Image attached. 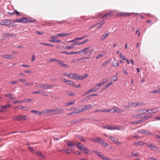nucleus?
<instances>
[{
  "label": "nucleus",
  "instance_id": "nucleus-1",
  "mask_svg": "<svg viewBox=\"0 0 160 160\" xmlns=\"http://www.w3.org/2000/svg\"><path fill=\"white\" fill-rule=\"evenodd\" d=\"M78 52L79 53H83L84 54L90 56L92 54L93 50L90 47H88L78 51Z\"/></svg>",
  "mask_w": 160,
  "mask_h": 160
},
{
  "label": "nucleus",
  "instance_id": "nucleus-2",
  "mask_svg": "<svg viewBox=\"0 0 160 160\" xmlns=\"http://www.w3.org/2000/svg\"><path fill=\"white\" fill-rule=\"evenodd\" d=\"M88 76L87 74H85L83 76H78V74H74L72 79L75 80H82L83 79L86 78Z\"/></svg>",
  "mask_w": 160,
  "mask_h": 160
},
{
  "label": "nucleus",
  "instance_id": "nucleus-3",
  "mask_svg": "<svg viewBox=\"0 0 160 160\" xmlns=\"http://www.w3.org/2000/svg\"><path fill=\"white\" fill-rule=\"evenodd\" d=\"M108 112H117L118 113H122L123 112V110L119 108H112L107 110Z\"/></svg>",
  "mask_w": 160,
  "mask_h": 160
},
{
  "label": "nucleus",
  "instance_id": "nucleus-4",
  "mask_svg": "<svg viewBox=\"0 0 160 160\" xmlns=\"http://www.w3.org/2000/svg\"><path fill=\"white\" fill-rule=\"evenodd\" d=\"M104 129L106 128L108 130H121V127L117 128L114 126H111L110 125H106L103 127Z\"/></svg>",
  "mask_w": 160,
  "mask_h": 160
},
{
  "label": "nucleus",
  "instance_id": "nucleus-5",
  "mask_svg": "<svg viewBox=\"0 0 160 160\" xmlns=\"http://www.w3.org/2000/svg\"><path fill=\"white\" fill-rule=\"evenodd\" d=\"M132 13L125 12H120L117 13L116 14V16L117 17H128L130 16L132 14Z\"/></svg>",
  "mask_w": 160,
  "mask_h": 160
},
{
  "label": "nucleus",
  "instance_id": "nucleus-6",
  "mask_svg": "<svg viewBox=\"0 0 160 160\" xmlns=\"http://www.w3.org/2000/svg\"><path fill=\"white\" fill-rule=\"evenodd\" d=\"M113 14L112 12H110L102 16L101 17V18L102 19V18H104L103 20H105L111 17Z\"/></svg>",
  "mask_w": 160,
  "mask_h": 160
},
{
  "label": "nucleus",
  "instance_id": "nucleus-7",
  "mask_svg": "<svg viewBox=\"0 0 160 160\" xmlns=\"http://www.w3.org/2000/svg\"><path fill=\"white\" fill-rule=\"evenodd\" d=\"M108 138L110 140L113 142L115 144L120 145L122 144L121 142H118V139L114 137L110 136L108 137Z\"/></svg>",
  "mask_w": 160,
  "mask_h": 160
},
{
  "label": "nucleus",
  "instance_id": "nucleus-8",
  "mask_svg": "<svg viewBox=\"0 0 160 160\" xmlns=\"http://www.w3.org/2000/svg\"><path fill=\"white\" fill-rule=\"evenodd\" d=\"M11 22V20L10 19H4L2 20L0 22V25L7 26L9 25Z\"/></svg>",
  "mask_w": 160,
  "mask_h": 160
},
{
  "label": "nucleus",
  "instance_id": "nucleus-9",
  "mask_svg": "<svg viewBox=\"0 0 160 160\" xmlns=\"http://www.w3.org/2000/svg\"><path fill=\"white\" fill-rule=\"evenodd\" d=\"M26 116H15L13 118V119L18 121H20L22 120H26Z\"/></svg>",
  "mask_w": 160,
  "mask_h": 160
},
{
  "label": "nucleus",
  "instance_id": "nucleus-10",
  "mask_svg": "<svg viewBox=\"0 0 160 160\" xmlns=\"http://www.w3.org/2000/svg\"><path fill=\"white\" fill-rule=\"evenodd\" d=\"M10 106L11 105L9 104L6 105L4 106H0V108L3 109L2 110L0 109V112H2L6 111L8 109Z\"/></svg>",
  "mask_w": 160,
  "mask_h": 160
},
{
  "label": "nucleus",
  "instance_id": "nucleus-11",
  "mask_svg": "<svg viewBox=\"0 0 160 160\" xmlns=\"http://www.w3.org/2000/svg\"><path fill=\"white\" fill-rule=\"evenodd\" d=\"M79 149H80L81 151L83 152V153L86 154H88L90 151V150L84 147H79Z\"/></svg>",
  "mask_w": 160,
  "mask_h": 160
},
{
  "label": "nucleus",
  "instance_id": "nucleus-12",
  "mask_svg": "<svg viewBox=\"0 0 160 160\" xmlns=\"http://www.w3.org/2000/svg\"><path fill=\"white\" fill-rule=\"evenodd\" d=\"M147 147L150 148L151 150L154 151H156L159 149L158 148L157 146L154 145H153L151 143L147 145Z\"/></svg>",
  "mask_w": 160,
  "mask_h": 160
},
{
  "label": "nucleus",
  "instance_id": "nucleus-13",
  "mask_svg": "<svg viewBox=\"0 0 160 160\" xmlns=\"http://www.w3.org/2000/svg\"><path fill=\"white\" fill-rule=\"evenodd\" d=\"M32 94H40L44 96L47 95L46 94H45V92L43 90H39L38 91H33L31 93Z\"/></svg>",
  "mask_w": 160,
  "mask_h": 160
},
{
  "label": "nucleus",
  "instance_id": "nucleus-14",
  "mask_svg": "<svg viewBox=\"0 0 160 160\" xmlns=\"http://www.w3.org/2000/svg\"><path fill=\"white\" fill-rule=\"evenodd\" d=\"M98 156L103 160H111L110 159L108 158V157H105L100 152Z\"/></svg>",
  "mask_w": 160,
  "mask_h": 160
},
{
  "label": "nucleus",
  "instance_id": "nucleus-15",
  "mask_svg": "<svg viewBox=\"0 0 160 160\" xmlns=\"http://www.w3.org/2000/svg\"><path fill=\"white\" fill-rule=\"evenodd\" d=\"M98 89V88H97L96 87H94L91 89L89 90L88 91H87L85 94V95H87L89 93L92 92H95Z\"/></svg>",
  "mask_w": 160,
  "mask_h": 160
},
{
  "label": "nucleus",
  "instance_id": "nucleus-16",
  "mask_svg": "<svg viewBox=\"0 0 160 160\" xmlns=\"http://www.w3.org/2000/svg\"><path fill=\"white\" fill-rule=\"evenodd\" d=\"M78 38H76L72 40L69 41H68L69 42H75V44H76V45H80V44H79V43H80V42H78V41L79 40H80V39H77Z\"/></svg>",
  "mask_w": 160,
  "mask_h": 160
},
{
  "label": "nucleus",
  "instance_id": "nucleus-17",
  "mask_svg": "<svg viewBox=\"0 0 160 160\" xmlns=\"http://www.w3.org/2000/svg\"><path fill=\"white\" fill-rule=\"evenodd\" d=\"M61 53H64L65 54H68V55H72L73 54H76L78 53V51L77 52H61Z\"/></svg>",
  "mask_w": 160,
  "mask_h": 160
},
{
  "label": "nucleus",
  "instance_id": "nucleus-18",
  "mask_svg": "<svg viewBox=\"0 0 160 160\" xmlns=\"http://www.w3.org/2000/svg\"><path fill=\"white\" fill-rule=\"evenodd\" d=\"M70 33H58L57 34V36L62 37H67L69 36L70 35Z\"/></svg>",
  "mask_w": 160,
  "mask_h": 160
},
{
  "label": "nucleus",
  "instance_id": "nucleus-19",
  "mask_svg": "<svg viewBox=\"0 0 160 160\" xmlns=\"http://www.w3.org/2000/svg\"><path fill=\"white\" fill-rule=\"evenodd\" d=\"M92 107V106L90 104L89 105L86 106L83 108L81 110H83V112H84L89 109H91Z\"/></svg>",
  "mask_w": 160,
  "mask_h": 160
},
{
  "label": "nucleus",
  "instance_id": "nucleus-20",
  "mask_svg": "<svg viewBox=\"0 0 160 160\" xmlns=\"http://www.w3.org/2000/svg\"><path fill=\"white\" fill-rule=\"evenodd\" d=\"M144 144L146 145L147 144L146 143H145L142 141H139L137 142H135L134 143V145H138L139 146H142Z\"/></svg>",
  "mask_w": 160,
  "mask_h": 160
},
{
  "label": "nucleus",
  "instance_id": "nucleus-21",
  "mask_svg": "<svg viewBox=\"0 0 160 160\" xmlns=\"http://www.w3.org/2000/svg\"><path fill=\"white\" fill-rule=\"evenodd\" d=\"M108 35L109 33L108 32L104 33L100 39L101 40L103 41L106 38V37L108 36Z\"/></svg>",
  "mask_w": 160,
  "mask_h": 160
},
{
  "label": "nucleus",
  "instance_id": "nucleus-22",
  "mask_svg": "<svg viewBox=\"0 0 160 160\" xmlns=\"http://www.w3.org/2000/svg\"><path fill=\"white\" fill-rule=\"evenodd\" d=\"M57 63L59 64L62 67H67V65L63 63V61L58 60Z\"/></svg>",
  "mask_w": 160,
  "mask_h": 160
},
{
  "label": "nucleus",
  "instance_id": "nucleus-23",
  "mask_svg": "<svg viewBox=\"0 0 160 160\" xmlns=\"http://www.w3.org/2000/svg\"><path fill=\"white\" fill-rule=\"evenodd\" d=\"M67 144L68 146L69 147L74 146L76 145V144L74 142H72L71 141H68L67 142Z\"/></svg>",
  "mask_w": 160,
  "mask_h": 160
},
{
  "label": "nucleus",
  "instance_id": "nucleus-24",
  "mask_svg": "<svg viewBox=\"0 0 160 160\" xmlns=\"http://www.w3.org/2000/svg\"><path fill=\"white\" fill-rule=\"evenodd\" d=\"M67 83L72 87H74V86H75V84H74V82L72 81L68 80Z\"/></svg>",
  "mask_w": 160,
  "mask_h": 160
},
{
  "label": "nucleus",
  "instance_id": "nucleus-25",
  "mask_svg": "<svg viewBox=\"0 0 160 160\" xmlns=\"http://www.w3.org/2000/svg\"><path fill=\"white\" fill-rule=\"evenodd\" d=\"M1 56L2 57L4 58H7V59H9L10 58H11V59L12 58V56H11V55H2Z\"/></svg>",
  "mask_w": 160,
  "mask_h": 160
},
{
  "label": "nucleus",
  "instance_id": "nucleus-26",
  "mask_svg": "<svg viewBox=\"0 0 160 160\" xmlns=\"http://www.w3.org/2000/svg\"><path fill=\"white\" fill-rule=\"evenodd\" d=\"M144 111H145L146 112H148L149 114H152V111L151 109H148L146 110H140V112H144Z\"/></svg>",
  "mask_w": 160,
  "mask_h": 160
},
{
  "label": "nucleus",
  "instance_id": "nucleus-27",
  "mask_svg": "<svg viewBox=\"0 0 160 160\" xmlns=\"http://www.w3.org/2000/svg\"><path fill=\"white\" fill-rule=\"evenodd\" d=\"M22 23H28V18L22 17Z\"/></svg>",
  "mask_w": 160,
  "mask_h": 160
},
{
  "label": "nucleus",
  "instance_id": "nucleus-28",
  "mask_svg": "<svg viewBox=\"0 0 160 160\" xmlns=\"http://www.w3.org/2000/svg\"><path fill=\"white\" fill-rule=\"evenodd\" d=\"M35 153L37 154L39 157L41 158H44L45 157V156L43 154L37 151Z\"/></svg>",
  "mask_w": 160,
  "mask_h": 160
},
{
  "label": "nucleus",
  "instance_id": "nucleus-29",
  "mask_svg": "<svg viewBox=\"0 0 160 160\" xmlns=\"http://www.w3.org/2000/svg\"><path fill=\"white\" fill-rule=\"evenodd\" d=\"M12 94H5L4 95V96L5 97H9V98L10 99H14V98L12 96Z\"/></svg>",
  "mask_w": 160,
  "mask_h": 160
},
{
  "label": "nucleus",
  "instance_id": "nucleus-30",
  "mask_svg": "<svg viewBox=\"0 0 160 160\" xmlns=\"http://www.w3.org/2000/svg\"><path fill=\"white\" fill-rule=\"evenodd\" d=\"M98 94H91L89 95V96L87 98V99H92V97L97 96Z\"/></svg>",
  "mask_w": 160,
  "mask_h": 160
},
{
  "label": "nucleus",
  "instance_id": "nucleus-31",
  "mask_svg": "<svg viewBox=\"0 0 160 160\" xmlns=\"http://www.w3.org/2000/svg\"><path fill=\"white\" fill-rule=\"evenodd\" d=\"M152 116H145L144 117V118L143 119V120H141L139 121V123H140V122H144L146 120L148 119L149 118H150L152 117Z\"/></svg>",
  "mask_w": 160,
  "mask_h": 160
},
{
  "label": "nucleus",
  "instance_id": "nucleus-32",
  "mask_svg": "<svg viewBox=\"0 0 160 160\" xmlns=\"http://www.w3.org/2000/svg\"><path fill=\"white\" fill-rule=\"evenodd\" d=\"M13 22H21L22 23V18H20L16 19L14 20Z\"/></svg>",
  "mask_w": 160,
  "mask_h": 160
},
{
  "label": "nucleus",
  "instance_id": "nucleus-33",
  "mask_svg": "<svg viewBox=\"0 0 160 160\" xmlns=\"http://www.w3.org/2000/svg\"><path fill=\"white\" fill-rule=\"evenodd\" d=\"M107 111V110H100V109H98L97 110H96L95 111H94L93 112L94 113H96V112H108Z\"/></svg>",
  "mask_w": 160,
  "mask_h": 160
},
{
  "label": "nucleus",
  "instance_id": "nucleus-34",
  "mask_svg": "<svg viewBox=\"0 0 160 160\" xmlns=\"http://www.w3.org/2000/svg\"><path fill=\"white\" fill-rule=\"evenodd\" d=\"M160 92V91L159 89L158 90H155L152 91H150L149 92V94H151L152 93H159Z\"/></svg>",
  "mask_w": 160,
  "mask_h": 160
},
{
  "label": "nucleus",
  "instance_id": "nucleus-35",
  "mask_svg": "<svg viewBox=\"0 0 160 160\" xmlns=\"http://www.w3.org/2000/svg\"><path fill=\"white\" fill-rule=\"evenodd\" d=\"M83 110L79 109L78 110H75L73 112V114L74 113H78L80 112H83Z\"/></svg>",
  "mask_w": 160,
  "mask_h": 160
},
{
  "label": "nucleus",
  "instance_id": "nucleus-36",
  "mask_svg": "<svg viewBox=\"0 0 160 160\" xmlns=\"http://www.w3.org/2000/svg\"><path fill=\"white\" fill-rule=\"evenodd\" d=\"M50 112V109H47V110H45V111H44L43 112H40L39 113V115H41L42 114V113H47L48 112Z\"/></svg>",
  "mask_w": 160,
  "mask_h": 160
},
{
  "label": "nucleus",
  "instance_id": "nucleus-37",
  "mask_svg": "<svg viewBox=\"0 0 160 160\" xmlns=\"http://www.w3.org/2000/svg\"><path fill=\"white\" fill-rule=\"evenodd\" d=\"M143 132V134H144L152 135V133L148 130H144Z\"/></svg>",
  "mask_w": 160,
  "mask_h": 160
},
{
  "label": "nucleus",
  "instance_id": "nucleus-38",
  "mask_svg": "<svg viewBox=\"0 0 160 160\" xmlns=\"http://www.w3.org/2000/svg\"><path fill=\"white\" fill-rule=\"evenodd\" d=\"M129 105L131 106H137L140 105V104L138 103H130Z\"/></svg>",
  "mask_w": 160,
  "mask_h": 160
},
{
  "label": "nucleus",
  "instance_id": "nucleus-39",
  "mask_svg": "<svg viewBox=\"0 0 160 160\" xmlns=\"http://www.w3.org/2000/svg\"><path fill=\"white\" fill-rule=\"evenodd\" d=\"M36 21V20L33 19H29L28 18V23H34Z\"/></svg>",
  "mask_w": 160,
  "mask_h": 160
},
{
  "label": "nucleus",
  "instance_id": "nucleus-40",
  "mask_svg": "<svg viewBox=\"0 0 160 160\" xmlns=\"http://www.w3.org/2000/svg\"><path fill=\"white\" fill-rule=\"evenodd\" d=\"M152 113H154L158 112L159 110L158 108H154L153 109H152Z\"/></svg>",
  "mask_w": 160,
  "mask_h": 160
},
{
  "label": "nucleus",
  "instance_id": "nucleus-41",
  "mask_svg": "<svg viewBox=\"0 0 160 160\" xmlns=\"http://www.w3.org/2000/svg\"><path fill=\"white\" fill-rule=\"evenodd\" d=\"M110 60H108L105 61L102 64V67H104L106 66L108 63L110 62Z\"/></svg>",
  "mask_w": 160,
  "mask_h": 160
},
{
  "label": "nucleus",
  "instance_id": "nucleus-42",
  "mask_svg": "<svg viewBox=\"0 0 160 160\" xmlns=\"http://www.w3.org/2000/svg\"><path fill=\"white\" fill-rule=\"evenodd\" d=\"M119 65V63L118 62H113L112 64V66L113 67H116L118 66Z\"/></svg>",
  "mask_w": 160,
  "mask_h": 160
},
{
  "label": "nucleus",
  "instance_id": "nucleus-43",
  "mask_svg": "<svg viewBox=\"0 0 160 160\" xmlns=\"http://www.w3.org/2000/svg\"><path fill=\"white\" fill-rule=\"evenodd\" d=\"M101 144L102 146H103L104 147H105L107 146H108V144L107 143H105L104 141H102V142L101 143Z\"/></svg>",
  "mask_w": 160,
  "mask_h": 160
},
{
  "label": "nucleus",
  "instance_id": "nucleus-44",
  "mask_svg": "<svg viewBox=\"0 0 160 160\" xmlns=\"http://www.w3.org/2000/svg\"><path fill=\"white\" fill-rule=\"evenodd\" d=\"M74 103H75L74 102H67V103H65V105H66V106H68L74 104Z\"/></svg>",
  "mask_w": 160,
  "mask_h": 160
},
{
  "label": "nucleus",
  "instance_id": "nucleus-45",
  "mask_svg": "<svg viewBox=\"0 0 160 160\" xmlns=\"http://www.w3.org/2000/svg\"><path fill=\"white\" fill-rule=\"evenodd\" d=\"M58 61V60L56 59H51L49 60V62H57Z\"/></svg>",
  "mask_w": 160,
  "mask_h": 160
},
{
  "label": "nucleus",
  "instance_id": "nucleus-46",
  "mask_svg": "<svg viewBox=\"0 0 160 160\" xmlns=\"http://www.w3.org/2000/svg\"><path fill=\"white\" fill-rule=\"evenodd\" d=\"M112 79H113V81L114 82L118 80L117 77L115 75L113 76L112 77Z\"/></svg>",
  "mask_w": 160,
  "mask_h": 160
},
{
  "label": "nucleus",
  "instance_id": "nucleus-47",
  "mask_svg": "<svg viewBox=\"0 0 160 160\" xmlns=\"http://www.w3.org/2000/svg\"><path fill=\"white\" fill-rule=\"evenodd\" d=\"M104 56V54H99L96 57V59H98L99 58L102 57Z\"/></svg>",
  "mask_w": 160,
  "mask_h": 160
},
{
  "label": "nucleus",
  "instance_id": "nucleus-48",
  "mask_svg": "<svg viewBox=\"0 0 160 160\" xmlns=\"http://www.w3.org/2000/svg\"><path fill=\"white\" fill-rule=\"evenodd\" d=\"M33 84V83L32 82H26L24 83V85L25 86H32Z\"/></svg>",
  "mask_w": 160,
  "mask_h": 160
},
{
  "label": "nucleus",
  "instance_id": "nucleus-49",
  "mask_svg": "<svg viewBox=\"0 0 160 160\" xmlns=\"http://www.w3.org/2000/svg\"><path fill=\"white\" fill-rule=\"evenodd\" d=\"M98 140L96 142L100 144H101L102 141L100 138L98 137Z\"/></svg>",
  "mask_w": 160,
  "mask_h": 160
},
{
  "label": "nucleus",
  "instance_id": "nucleus-50",
  "mask_svg": "<svg viewBox=\"0 0 160 160\" xmlns=\"http://www.w3.org/2000/svg\"><path fill=\"white\" fill-rule=\"evenodd\" d=\"M78 138H79V139L80 140H81L82 141L84 142H85L86 140L85 139H84V138H83L82 137L79 136Z\"/></svg>",
  "mask_w": 160,
  "mask_h": 160
},
{
  "label": "nucleus",
  "instance_id": "nucleus-51",
  "mask_svg": "<svg viewBox=\"0 0 160 160\" xmlns=\"http://www.w3.org/2000/svg\"><path fill=\"white\" fill-rule=\"evenodd\" d=\"M31 112L34 113L36 114H37L38 113H39L40 112H39V111H36L35 110H32L31 111Z\"/></svg>",
  "mask_w": 160,
  "mask_h": 160
},
{
  "label": "nucleus",
  "instance_id": "nucleus-52",
  "mask_svg": "<svg viewBox=\"0 0 160 160\" xmlns=\"http://www.w3.org/2000/svg\"><path fill=\"white\" fill-rule=\"evenodd\" d=\"M103 85L102 83V82H100L99 83H98V84H97L96 85V86L97 88H98V89L100 87Z\"/></svg>",
  "mask_w": 160,
  "mask_h": 160
},
{
  "label": "nucleus",
  "instance_id": "nucleus-53",
  "mask_svg": "<svg viewBox=\"0 0 160 160\" xmlns=\"http://www.w3.org/2000/svg\"><path fill=\"white\" fill-rule=\"evenodd\" d=\"M90 139L92 141L94 142H97L98 140V137L97 138H90Z\"/></svg>",
  "mask_w": 160,
  "mask_h": 160
},
{
  "label": "nucleus",
  "instance_id": "nucleus-54",
  "mask_svg": "<svg viewBox=\"0 0 160 160\" xmlns=\"http://www.w3.org/2000/svg\"><path fill=\"white\" fill-rule=\"evenodd\" d=\"M54 87V85L52 84L51 85H47V89H50L52 88V87Z\"/></svg>",
  "mask_w": 160,
  "mask_h": 160
},
{
  "label": "nucleus",
  "instance_id": "nucleus-55",
  "mask_svg": "<svg viewBox=\"0 0 160 160\" xmlns=\"http://www.w3.org/2000/svg\"><path fill=\"white\" fill-rule=\"evenodd\" d=\"M50 41L51 42H60L61 41L59 40H50Z\"/></svg>",
  "mask_w": 160,
  "mask_h": 160
},
{
  "label": "nucleus",
  "instance_id": "nucleus-56",
  "mask_svg": "<svg viewBox=\"0 0 160 160\" xmlns=\"http://www.w3.org/2000/svg\"><path fill=\"white\" fill-rule=\"evenodd\" d=\"M16 108H20L23 110H24V108H26V107H24L21 105H19L18 106L16 107Z\"/></svg>",
  "mask_w": 160,
  "mask_h": 160
},
{
  "label": "nucleus",
  "instance_id": "nucleus-57",
  "mask_svg": "<svg viewBox=\"0 0 160 160\" xmlns=\"http://www.w3.org/2000/svg\"><path fill=\"white\" fill-rule=\"evenodd\" d=\"M14 12V14H16L18 16H20V12L17 11L16 10H15Z\"/></svg>",
  "mask_w": 160,
  "mask_h": 160
},
{
  "label": "nucleus",
  "instance_id": "nucleus-58",
  "mask_svg": "<svg viewBox=\"0 0 160 160\" xmlns=\"http://www.w3.org/2000/svg\"><path fill=\"white\" fill-rule=\"evenodd\" d=\"M154 119L155 120H160V116H157L156 117H154Z\"/></svg>",
  "mask_w": 160,
  "mask_h": 160
},
{
  "label": "nucleus",
  "instance_id": "nucleus-59",
  "mask_svg": "<svg viewBox=\"0 0 160 160\" xmlns=\"http://www.w3.org/2000/svg\"><path fill=\"white\" fill-rule=\"evenodd\" d=\"M61 80L63 82H65L66 83H67L68 80H67L66 79H65V78H62L61 79Z\"/></svg>",
  "mask_w": 160,
  "mask_h": 160
},
{
  "label": "nucleus",
  "instance_id": "nucleus-60",
  "mask_svg": "<svg viewBox=\"0 0 160 160\" xmlns=\"http://www.w3.org/2000/svg\"><path fill=\"white\" fill-rule=\"evenodd\" d=\"M58 38L57 36H52L50 38L52 39V40H54L55 39H57Z\"/></svg>",
  "mask_w": 160,
  "mask_h": 160
},
{
  "label": "nucleus",
  "instance_id": "nucleus-61",
  "mask_svg": "<svg viewBox=\"0 0 160 160\" xmlns=\"http://www.w3.org/2000/svg\"><path fill=\"white\" fill-rule=\"evenodd\" d=\"M107 82V79H103V81L101 82L102 84L103 85L105 84Z\"/></svg>",
  "mask_w": 160,
  "mask_h": 160
},
{
  "label": "nucleus",
  "instance_id": "nucleus-62",
  "mask_svg": "<svg viewBox=\"0 0 160 160\" xmlns=\"http://www.w3.org/2000/svg\"><path fill=\"white\" fill-rule=\"evenodd\" d=\"M74 74V73H72L69 74V78L72 79L73 77Z\"/></svg>",
  "mask_w": 160,
  "mask_h": 160
},
{
  "label": "nucleus",
  "instance_id": "nucleus-63",
  "mask_svg": "<svg viewBox=\"0 0 160 160\" xmlns=\"http://www.w3.org/2000/svg\"><path fill=\"white\" fill-rule=\"evenodd\" d=\"M132 155L135 156V157H137L138 156H139V154L138 153H133L132 152Z\"/></svg>",
  "mask_w": 160,
  "mask_h": 160
},
{
  "label": "nucleus",
  "instance_id": "nucleus-64",
  "mask_svg": "<svg viewBox=\"0 0 160 160\" xmlns=\"http://www.w3.org/2000/svg\"><path fill=\"white\" fill-rule=\"evenodd\" d=\"M42 86L43 89H47V85L46 84H43Z\"/></svg>",
  "mask_w": 160,
  "mask_h": 160
}]
</instances>
